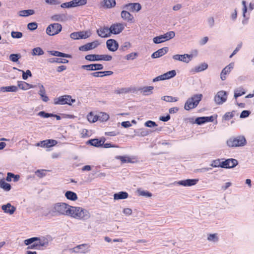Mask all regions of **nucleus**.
Returning a JSON list of instances; mask_svg holds the SVG:
<instances>
[{
	"label": "nucleus",
	"mask_w": 254,
	"mask_h": 254,
	"mask_svg": "<svg viewBox=\"0 0 254 254\" xmlns=\"http://www.w3.org/2000/svg\"><path fill=\"white\" fill-rule=\"evenodd\" d=\"M75 102V100L72 99L71 96L68 95L61 96L54 99V104L55 105L67 104L71 105Z\"/></svg>",
	"instance_id": "obj_6"
},
{
	"label": "nucleus",
	"mask_w": 254,
	"mask_h": 254,
	"mask_svg": "<svg viewBox=\"0 0 254 254\" xmlns=\"http://www.w3.org/2000/svg\"><path fill=\"white\" fill-rule=\"evenodd\" d=\"M214 120L213 116L198 117L195 120V123L201 125L207 122H212Z\"/></svg>",
	"instance_id": "obj_25"
},
{
	"label": "nucleus",
	"mask_w": 254,
	"mask_h": 254,
	"mask_svg": "<svg viewBox=\"0 0 254 254\" xmlns=\"http://www.w3.org/2000/svg\"><path fill=\"white\" fill-rule=\"evenodd\" d=\"M100 45L98 40H95L91 43H88L84 45L79 47V50L81 51H88L97 48Z\"/></svg>",
	"instance_id": "obj_13"
},
{
	"label": "nucleus",
	"mask_w": 254,
	"mask_h": 254,
	"mask_svg": "<svg viewBox=\"0 0 254 254\" xmlns=\"http://www.w3.org/2000/svg\"><path fill=\"white\" fill-rule=\"evenodd\" d=\"M69 216L78 220H86L90 218L88 210L81 207L71 206Z\"/></svg>",
	"instance_id": "obj_1"
},
{
	"label": "nucleus",
	"mask_w": 254,
	"mask_h": 254,
	"mask_svg": "<svg viewBox=\"0 0 254 254\" xmlns=\"http://www.w3.org/2000/svg\"><path fill=\"white\" fill-rule=\"evenodd\" d=\"M48 62L51 63H58L66 64L68 62V61L66 59H61L59 58H51L48 60Z\"/></svg>",
	"instance_id": "obj_44"
},
{
	"label": "nucleus",
	"mask_w": 254,
	"mask_h": 254,
	"mask_svg": "<svg viewBox=\"0 0 254 254\" xmlns=\"http://www.w3.org/2000/svg\"><path fill=\"white\" fill-rule=\"evenodd\" d=\"M17 86L20 89L23 90H27L31 88H33L35 87L34 85L21 81L17 82Z\"/></svg>",
	"instance_id": "obj_28"
},
{
	"label": "nucleus",
	"mask_w": 254,
	"mask_h": 254,
	"mask_svg": "<svg viewBox=\"0 0 254 254\" xmlns=\"http://www.w3.org/2000/svg\"><path fill=\"white\" fill-rule=\"evenodd\" d=\"M210 166L213 167H221L222 162H220V160H213Z\"/></svg>",
	"instance_id": "obj_58"
},
{
	"label": "nucleus",
	"mask_w": 254,
	"mask_h": 254,
	"mask_svg": "<svg viewBox=\"0 0 254 254\" xmlns=\"http://www.w3.org/2000/svg\"><path fill=\"white\" fill-rule=\"evenodd\" d=\"M65 196L67 199L72 201H75L77 199L76 194L71 191H67L65 193Z\"/></svg>",
	"instance_id": "obj_36"
},
{
	"label": "nucleus",
	"mask_w": 254,
	"mask_h": 254,
	"mask_svg": "<svg viewBox=\"0 0 254 254\" xmlns=\"http://www.w3.org/2000/svg\"><path fill=\"white\" fill-rule=\"evenodd\" d=\"M198 179H187L185 180L180 181L178 184L185 187H189L195 185L198 182Z\"/></svg>",
	"instance_id": "obj_23"
},
{
	"label": "nucleus",
	"mask_w": 254,
	"mask_h": 254,
	"mask_svg": "<svg viewBox=\"0 0 254 254\" xmlns=\"http://www.w3.org/2000/svg\"><path fill=\"white\" fill-rule=\"evenodd\" d=\"M121 17L124 20L129 23L134 22V18L129 11L123 10L121 12Z\"/></svg>",
	"instance_id": "obj_14"
},
{
	"label": "nucleus",
	"mask_w": 254,
	"mask_h": 254,
	"mask_svg": "<svg viewBox=\"0 0 254 254\" xmlns=\"http://www.w3.org/2000/svg\"><path fill=\"white\" fill-rule=\"evenodd\" d=\"M38 115L44 118H48L54 116V114L51 113H47L44 111H40L38 113Z\"/></svg>",
	"instance_id": "obj_54"
},
{
	"label": "nucleus",
	"mask_w": 254,
	"mask_h": 254,
	"mask_svg": "<svg viewBox=\"0 0 254 254\" xmlns=\"http://www.w3.org/2000/svg\"><path fill=\"white\" fill-rule=\"evenodd\" d=\"M98 117V119L102 122H106L109 119V115L105 113H101Z\"/></svg>",
	"instance_id": "obj_50"
},
{
	"label": "nucleus",
	"mask_w": 254,
	"mask_h": 254,
	"mask_svg": "<svg viewBox=\"0 0 254 254\" xmlns=\"http://www.w3.org/2000/svg\"><path fill=\"white\" fill-rule=\"evenodd\" d=\"M35 13V11L33 9L23 10L18 12V15L22 17H26L32 15Z\"/></svg>",
	"instance_id": "obj_35"
},
{
	"label": "nucleus",
	"mask_w": 254,
	"mask_h": 254,
	"mask_svg": "<svg viewBox=\"0 0 254 254\" xmlns=\"http://www.w3.org/2000/svg\"><path fill=\"white\" fill-rule=\"evenodd\" d=\"M245 90L242 88H240L235 91L234 97L236 99L237 97L245 94Z\"/></svg>",
	"instance_id": "obj_51"
},
{
	"label": "nucleus",
	"mask_w": 254,
	"mask_h": 254,
	"mask_svg": "<svg viewBox=\"0 0 254 254\" xmlns=\"http://www.w3.org/2000/svg\"><path fill=\"white\" fill-rule=\"evenodd\" d=\"M103 65L99 64H90L88 65H83L81 68L86 70H98L103 69Z\"/></svg>",
	"instance_id": "obj_16"
},
{
	"label": "nucleus",
	"mask_w": 254,
	"mask_h": 254,
	"mask_svg": "<svg viewBox=\"0 0 254 254\" xmlns=\"http://www.w3.org/2000/svg\"><path fill=\"white\" fill-rule=\"evenodd\" d=\"M113 72L112 71H97L92 72L91 75L94 77H103L111 75L113 74Z\"/></svg>",
	"instance_id": "obj_31"
},
{
	"label": "nucleus",
	"mask_w": 254,
	"mask_h": 254,
	"mask_svg": "<svg viewBox=\"0 0 254 254\" xmlns=\"http://www.w3.org/2000/svg\"><path fill=\"white\" fill-rule=\"evenodd\" d=\"M116 159L121 160L122 163L131 162V159L126 156H117L116 157Z\"/></svg>",
	"instance_id": "obj_45"
},
{
	"label": "nucleus",
	"mask_w": 254,
	"mask_h": 254,
	"mask_svg": "<svg viewBox=\"0 0 254 254\" xmlns=\"http://www.w3.org/2000/svg\"><path fill=\"white\" fill-rule=\"evenodd\" d=\"M161 99L168 102H176L178 100V98L170 96H164L162 97Z\"/></svg>",
	"instance_id": "obj_49"
},
{
	"label": "nucleus",
	"mask_w": 254,
	"mask_h": 254,
	"mask_svg": "<svg viewBox=\"0 0 254 254\" xmlns=\"http://www.w3.org/2000/svg\"><path fill=\"white\" fill-rule=\"evenodd\" d=\"M38 25L36 22H31L28 24L27 28L30 30H34L37 28Z\"/></svg>",
	"instance_id": "obj_59"
},
{
	"label": "nucleus",
	"mask_w": 254,
	"mask_h": 254,
	"mask_svg": "<svg viewBox=\"0 0 254 254\" xmlns=\"http://www.w3.org/2000/svg\"><path fill=\"white\" fill-rule=\"evenodd\" d=\"M11 35L13 38L19 39L22 37L23 34L20 32L12 31L11 33Z\"/></svg>",
	"instance_id": "obj_55"
},
{
	"label": "nucleus",
	"mask_w": 254,
	"mask_h": 254,
	"mask_svg": "<svg viewBox=\"0 0 254 254\" xmlns=\"http://www.w3.org/2000/svg\"><path fill=\"white\" fill-rule=\"evenodd\" d=\"M45 2L51 5H58L60 3V1L58 0H45Z\"/></svg>",
	"instance_id": "obj_62"
},
{
	"label": "nucleus",
	"mask_w": 254,
	"mask_h": 254,
	"mask_svg": "<svg viewBox=\"0 0 254 254\" xmlns=\"http://www.w3.org/2000/svg\"><path fill=\"white\" fill-rule=\"evenodd\" d=\"M137 57V53H131L129 54H127L126 56V59L127 60H133L135 59Z\"/></svg>",
	"instance_id": "obj_56"
},
{
	"label": "nucleus",
	"mask_w": 254,
	"mask_h": 254,
	"mask_svg": "<svg viewBox=\"0 0 254 254\" xmlns=\"http://www.w3.org/2000/svg\"><path fill=\"white\" fill-rule=\"evenodd\" d=\"M145 126L147 127H157V125L155 122L152 121H148L145 122Z\"/></svg>",
	"instance_id": "obj_60"
},
{
	"label": "nucleus",
	"mask_w": 254,
	"mask_h": 254,
	"mask_svg": "<svg viewBox=\"0 0 254 254\" xmlns=\"http://www.w3.org/2000/svg\"><path fill=\"white\" fill-rule=\"evenodd\" d=\"M208 67V65L206 63H202L199 65L196 66L195 68V71L200 72L206 69Z\"/></svg>",
	"instance_id": "obj_52"
},
{
	"label": "nucleus",
	"mask_w": 254,
	"mask_h": 254,
	"mask_svg": "<svg viewBox=\"0 0 254 254\" xmlns=\"http://www.w3.org/2000/svg\"><path fill=\"white\" fill-rule=\"evenodd\" d=\"M128 194L127 192L120 191L114 194V198L115 200L123 199L128 197Z\"/></svg>",
	"instance_id": "obj_33"
},
{
	"label": "nucleus",
	"mask_w": 254,
	"mask_h": 254,
	"mask_svg": "<svg viewBox=\"0 0 254 254\" xmlns=\"http://www.w3.org/2000/svg\"><path fill=\"white\" fill-rule=\"evenodd\" d=\"M107 47L109 50L112 52L116 51L119 47L118 42L114 39H109L106 42Z\"/></svg>",
	"instance_id": "obj_18"
},
{
	"label": "nucleus",
	"mask_w": 254,
	"mask_h": 254,
	"mask_svg": "<svg viewBox=\"0 0 254 254\" xmlns=\"http://www.w3.org/2000/svg\"><path fill=\"white\" fill-rule=\"evenodd\" d=\"M234 116L232 112H227L223 116V119L225 120H229Z\"/></svg>",
	"instance_id": "obj_63"
},
{
	"label": "nucleus",
	"mask_w": 254,
	"mask_h": 254,
	"mask_svg": "<svg viewBox=\"0 0 254 254\" xmlns=\"http://www.w3.org/2000/svg\"><path fill=\"white\" fill-rule=\"evenodd\" d=\"M62 30V26L59 23L50 24L46 28V33L49 36H54L59 34Z\"/></svg>",
	"instance_id": "obj_9"
},
{
	"label": "nucleus",
	"mask_w": 254,
	"mask_h": 254,
	"mask_svg": "<svg viewBox=\"0 0 254 254\" xmlns=\"http://www.w3.org/2000/svg\"><path fill=\"white\" fill-rule=\"evenodd\" d=\"M73 7L83 6L87 3V0H72L71 1Z\"/></svg>",
	"instance_id": "obj_37"
},
{
	"label": "nucleus",
	"mask_w": 254,
	"mask_h": 254,
	"mask_svg": "<svg viewBox=\"0 0 254 254\" xmlns=\"http://www.w3.org/2000/svg\"><path fill=\"white\" fill-rule=\"evenodd\" d=\"M202 97V94H200L194 95L189 98L185 104V109L189 111L195 108L201 101Z\"/></svg>",
	"instance_id": "obj_4"
},
{
	"label": "nucleus",
	"mask_w": 254,
	"mask_h": 254,
	"mask_svg": "<svg viewBox=\"0 0 254 254\" xmlns=\"http://www.w3.org/2000/svg\"><path fill=\"white\" fill-rule=\"evenodd\" d=\"M1 209L4 213L9 214V215H12L15 211L16 208L11 205L10 203H7V204L1 206Z\"/></svg>",
	"instance_id": "obj_22"
},
{
	"label": "nucleus",
	"mask_w": 254,
	"mask_h": 254,
	"mask_svg": "<svg viewBox=\"0 0 254 254\" xmlns=\"http://www.w3.org/2000/svg\"><path fill=\"white\" fill-rule=\"evenodd\" d=\"M154 87L152 86H144L140 88L138 90L144 95H149L152 93Z\"/></svg>",
	"instance_id": "obj_29"
},
{
	"label": "nucleus",
	"mask_w": 254,
	"mask_h": 254,
	"mask_svg": "<svg viewBox=\"0 0 254 254\" xmlns=\"http://www.w3.org/2000/svg\"><path fill=\"white\" fill-rule=\"evenodd\" d=\"M97 33L102 38H107L111 36L110 28L107 27H100L97 30Z\"/></svg>",
	"instance_id": "obj_19"
},
{
	"label": "nucleus",
	"mask_w": 254,
	"mask_h": 254,
	"mask_svg": "<svg viewBox=\"0 0 254 254\" xmlns=\"http://www.w3.org/2000/svg\"><path fill=\"white\" fill-rule=\"evenodd\" d=\"M124 8L127 9L131 12H138L142 8L141 5L138 2H130L125 4Z\"/></svg>",
	"instance_id": "obj_11"
},
{
	"label": "nucleus",
	"mask_w": 254,
	"mask_h": 254,
	"mask_svg": "<svg viewBox=\"0 0 254 254\" xmlns=\"http://www.w3.org/2000/svg\"><path fill=\"white\" fill-rule=\"evenodd\" d=\"M61 7L62 8H67L73 7L72 5V3L71 2V1L69 2L63 3L61 5Z\"/></svg>",
	"instance_id": "obj_64"
},
{
	"label": "nucleus",
	"mask_w": 254,
	"mask_h": 254,
	"mask_svg": "<svg viewBox=\"0 0 254 254\" xmlns=\"http://www.w3.org/2000/svg\"><path fill=\"white\" fill-rule=\"evenodd\" d=\"M50 54L53 56L57 57H65L68 58H71V56L70 55L63 53L62 52L56 51H50Z\"/></svg>",
	"instance_id": "obj_41"
},
{
	"label": "nucleus",
	"mask_w": 254,
	"mask_h": 254,
	"mask_svg": "<svg viewBox=\"0 0 254 254\" xmlns=\"http://www.w3.org/2000/svg\"><path fill=\"white\" fill-rule=\"evenodd\" d=\"M125 24L122 23H115L112 24L110 28L111 35L119 34L125 29Z\"/></svg>",
	"instance_id": "obj_10"
},
{
	"label": "nucleus",
	"mask_w": 254,
	"mask_h": 254,
	"mask_svg": "<svg viewBox=\"0 0 254 254\" xmlns=\"http://www.w3.org/2000/svg\"><path fill=\"white\" fill-rule=\"evenodd\" d=\"M136 192L138 196H144L145 197H150L152 194L151 192L147 190H144L140 189H137Z\"/></svg>",
	"instance_id": "obj_38"
},
{
	"label": "nucleus",
	"mask_w": 254,
	"mask_h": 254,
	"mask_svg": "<svg viewBox=\"0 0 254 254\" xmlns=\"http://www.w3.org/2000/svg\"><path fill=\"white\" fill-rule=\"evenodd\" d=\"M115 0H103V6L105 8H112L116 6Z\"/></svg>",
	"instance_id": "obj_32"
},
{
	"label": "nucleus",
	"mask_w": 254,
	"mask_h": 254,
	"mask_svg": "<svg viewBox=\"0 0 254 254\" xmlns=\"http://www.w3.org/2000/svg\"><path fill=\"white\" fill-rule=\"evenodd\" d=\"M104 142V140L99 139H92L88 141L89 144L95 147L102 146Z\"/></svg>",
	"instance_id": "obj_34"
},
{
	"label": "nucleus",
	"mask_w": 254,
	"mask_h": 254,
	"mask_svg": "<svg viewBox=\"0 0 254 254\" xmlns=\"http://www.w3.org/2000/svg\"><path fill=\"white\" fill-rule=\"evenodd\" d=\"M0 187L6 191H9L11 189L10 185L5 182L3 180H1L0 182Z\"/></svg>",
	"instance_id": "obj_43"
},
{
	"label": "nucleus",
	"mask_w": 254,
	"mask_h": 254,
	"mask_svg": "<svg viewBox=\"0 0 254 254\" xmlns=\"http://www.w3.org/2000/svg\"><path fill=\"white\" fill-rule=\"evenodd\" d=\"M26 245H29L28 249H40L42 247H46L48 244V239H26Z\"/></svg>",
	"instance_id": "obj_3"
},
{
	"label": "nucleus",
	"mask_w": 254,
	"mask_h": 254,
	"mask_svg": "<svg viewBox=\"0 0 254 254\" xmlns=\"http://www.w3.org/2000/svg\"><path fill=\"white\" fill-rule=\"evenodd\" d=\"M234 66V63H231L222 70L220 74V78L222 80L226 79V75L230 72L231 69L233 68Z\"/></svg>",
	"instance_id": "obj_21"
},
{
	"label": "nucleus",
	"mask_w": 254,
	"mask_h": 254,
	"mask_svg": "<svg viewBox=\"0 0 254 254\" xmlns=\"http://www.w3.org/2000/svg\"><path fill=\"white\" fill-rule=\"evenodd\" d=\"M43 50L40 47H36L32 50L31 54L32 56H41L44 54Z\"/></svg>",
	"instance_id": "obj_42"
},
{
	"label": "nucleus",
	"mask_w": 254,
	"mask_h": 254,
	"mask_svg": "<svg viewBox=\"0 0 254 254\" xmlns=\"http://www.w3.org/2000/svg\"><path fill=\"white\" fill-rule=\"evenodd\" d=\"M66 19V16L64 14H56L51 17V19L54 21L64 22Z\"/></svg>",
	"instance_id": "obj_30"
},
{
	"label": "nucleus",
	"mask_w": 254,
	"mask_h": 254,
	"mask_svg": "<svg viewBox=\"0 0 254 254\" xmlns=\"http://www.w3.org/2000/svg\"><path fill=\"white\" fill-rule=\"evenodd\" d=\"M169 79V78L168 76V74H167V72H166V73L154 78L153 80V81L156 82V81H160V80H166V79Z\"/></svg>",
	"instance_id": "obj_47"
},
{
	"label": "nucleus",
	"mask_w": 254,
	"mask_h": 254,
	"mask_svg": "<svg viewBox=\"0 0 254 254\" xmlns=\"http://www.w3.org/2000/svg\"><path fill=\"white\" fill-rule=\"evenodd\" d=\"M21 56L19 54H12L10 55L9 59L13 62H17L18 60L20 58Z\"/></svg>",
	"instance_id": "obj_53"
},
{
	"label": "nucleus",
	"mask_w": 254,
	"mask_h": 254,
	"mask_svg": "<svg viewBox=\"0 0 254 254\" xmlns=\"http://www.w3.org/2000/svg\"><path fill=\"white\" fill-rule=\"evenodd\" d=\"M247 141L244 136L232 137L227 141V144L229 147H241L245 146Z\"/></svg>",
	"instance_id": "obj_5"
},
{
	"label": "nucleus",
	"mask_w": 254,
	"mask_h": 254,
	"mask_svg": "<svg viewBox=\"0 0 254 254\" xmlns=\"http://www.w3.org/2000/svg\"><path fill=\"white\" fill-rule=\"evenodd\" d=\"M39 87L40 88V90L38 92L39 95H40L42 100L44 102H47L49 100V97L46 95V90L42 84H39Z\"/></svg>",
	"instance_id": "obj_24"
},
{
	"label": "nucleus",
	"mask_w": 254,
	"mask_h": 254,
	"mask_svg": "<svg viewBox=\"0 0 254 254\" xmlns=\"http://www.w3.org/2000/svg\"><path fill=\"white\" fill-rule=\"evenodd\" d=\"M175 36V33L174 31H169L163 35L155 37L153 39V41L155 44H160L173 38Z\"/></svg>",
	"instance_id": "obj_7"
},
{
	"label": "nucleus",
	"mask_w": 254,
	"mask_h": 254,
	"mask_svg": "<svg viewBox=\"0 0 254 254\" xmlns=\"http://www.w3.org/2000/svg\"><path fill=\"white\" fill-rule=\"evenodd\" d=\"M169 79V78L168 76V74H167V72H166V73L154 78L153 80V81L156 82V81H160V80H166V79Z\"/></svg>",
	"instance_id": "obj_48"
},
{
	"label": "nucleus",
	"mask_w": 254,
	"mask_h": 254,
	"mask_svg": "<svg viewBox=\"0 0 254 254\" xmlns=\"http://www.w3.org/2000/svg\"><path fill=\"white\" fill-rule=\"evenodd\" d=\"M192 56L191 55H175L173 56V59L176 61H181L186 63H188L191 60Z\"/></svg>",
	"instance_id": "obj_15"
},
{
	"label": "nucleus",
	"mask_w": 254,
	"mask_h": 254,
	"mask_svg": "<svg viewBox=\"0 0 254 254\" xmlns=\"http://www.w3.org/2000/svg\"><path fill=\"white\" fill-rule=\"evenodd\" d=\"M19 71H21L23 73L22 74V78L24 79V80H26L28 78V76H29V77H31L32 76V73L30 71V70L28 69L26 71V72L23 71V70H19Z\"/></svg>",
	"instance_id": "obj_57"
},
{
	"label": "nucleus",
	"mask_w": 254,
	"mask_h": 254,
	"mask_svg": "<svg viewBox=\"0 0 254 254\" xmlns=\"http://www.w3.org/2000/svg\"><path fill=\"white\" fill-rule=\"evenodd\" d=\"M85 59L89 61H110L112 60V57L108 55H95L91 54L87 55L85 56Z\"/></svg>",
	"instance_id": "obj_8"
},
{
	"label": "nucleus",
	"mask_w": 254,
	"mask_h": 254,
	"mask_svg": "<svg viewBox=\"0 0 254 254\" xmlns=\"http://www.w3.org/2000/svg\"><path fill=\"white\" fill-rule=\"evenodd\" d=\"M168 47H164L163 48L160 49L158 50L157 51L154 52L152 54L151 57L153 59L159 58L166 54L168 52Z\"/></svg>",
	"instance_id": "obj_26"
},
{
	"label": "nucleus",
	"mask_w": 254,
	"mask_h": 254,
	"mask_svg": "<svg viewBox=\"0 0 254 254\" xmlns=\"http://www.w3.org/2000/svg\"><path fill=\"white\" fill-rule=\"evenodd\" d=\"M89 248V245L86 244L79 245L73 248L74 251L77 253H85Z\"/></svg>",
	"instance_id": "obj_27"
},
{
	"label": "nucleus",
	"mask_w": 254,
	"mask_h": 254,
	"mask_svg": "<svg viewBox=\"0 0 254 254\" xmlns=\"http://www.w3.org/2000/svg\"><path fill=\"white\" fill-rule=\"evenodd\" d=\"M71 206L65 203H57L52 205L49 210L52 215H63L69 216Z\"/></svg>",
	"instance_id": "obj_2"
},
{
	"label": "nucleus",
	"mask_w": 254,
	"mask_h": 254,
	"mask_svg": "<svg viewBox=\"0 0 254 254\" xmlns=\"http://www.w3.org/2000/svg\"><path fill=\"white\" fill-rule=\"evenodd\" d=\"M227 99V93L226 91L222 90L217 92L214 97V101L217 104H222L225 102Z\"/></svg>",
	"instance_id": "obj_12"
},
{
	"label": "nucleus",
	"mask_w": 254,
	"mask_h": 254,
	"mask_svg": "<svg viewBox=\"0 0 254 254\" xmlns=\"http://www.w3.org/2000/svg\"><path fill=\"white\" fill-rule=\"evenodd\" d=\"M238 164V161L235 159H228L222 162L221 168H231L235 167Z\"/></svg>",
	"instance_id": "obj_17"
},
{
	"label": "nucleus",
	"mask_w": 254,
	"mask_h": 254,
	"mask_svg": "<svg viewBox=\"0 0 254 254\" xmlns=\"http://www.w3.org/2000/svg\"><path fill=\"white\" fill-rule=\"evenodd\" d=\"M1 90L3 92H15L18 91V87L14 85L9 86H5V87H1Z\"/></svg>",
	"instance_id": "obj_39"
},
{
	"label": "nucleus",
	"mask_w": 254,
	"mask_h": 254,
	"mask_svg": "<svg viewBox=\"0 0 254 254\" xmlns=\"http://www.w3.org/2000/svg\"><path fill=\"white\" fill-rule=\"evenodd\" d=\"M70 37L73 40L80 39L79 32H75L70 34Z\"/></svg>",
	"instance_id": "obj_61"
},
{
	"label": "nucleus",
	"mask_w": 254,
	"mask_h": 254,
	"mask_svg": "<svg viewBox=\"0 0 254 254\" xmlns=\"http://www.w3.org/2000/svg\"><path fill=\"white\" fill-rule=\"evenodd\" d=\"M87 119L89 122L94 123L98 120V117L90 112L87 116Z\"/></svg>",
	"instance_id": "obj_46"
},
{
	"label": "nucleus",
	"mask_w": 254,
	"mask_h": 254,
	"mask_svg": "<svg viewBox=\"0 0 254 254\" xmlns=\"http://www.w3.org/2000/svg\"><path fill=\"white\" fill-rule=\"evenodd\" d=\"M80 39H85L89 38L92 35L90 30L81 31L79 32Z\"/></svg>",
	"instance_id": "obj_40"
},
{
	"label": "nucleus",
	"mask_w": 254,
	"mask_h": 254,
	"mask_svg": "<svg viewBox=\"0 0 254 254\" xmlns=\"http://www.w3.org/2000/svg\"><path fill=\"white\" fill-rule=\"evenodd\" d=\"M57 144V141L54 139H47L37 144V146H41L43 147H50L55 146Z\"/></svg>",
	"instance_id": "obj_20"
}]
</instances>
